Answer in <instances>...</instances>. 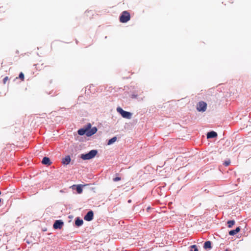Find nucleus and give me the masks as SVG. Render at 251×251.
Wrapping results in <instances>:
<instances>
[{
    "instance_id": "4",
    "label": "nucleus",
    "mask_w": 251,
    "mask_h": 251,
    "mask_svg": "<svg viewBox=\"0 0 251 251\" xmlns=\"http://www.w3.org/2000/svg\"><path fill=\"white\" fill-rule=\"evenodd\" d=\"M207 108V104L206 102L201 101H200L197 106V109L199 111L204 112L205 111Z\"/></svg>"
},
{
    "instance_id": "9",
    "label": "nucleus",
    "mask_w": 251,
    "mask_h": 251,
    "mask_svg": "<svg viewBox=\"0 0 251 251\" xmlns=\"http://www.w3.org/2000/svg\"><path fill=\"white\" fill-rule=\"evenodd\" d=\"M71 162L72 164L75 163V159L71 161V158H62V163L64 165H68Z\"/></svg>"
},
{
    "instance_id": "23",
    "label": "nucleus",
    "mask_w": 251,
    "mask_h": 251,
    "mask_svg": "<svg viewBox=\"0 0 251 251\" xmlns=\"http://www.w3.org/2000/svg\"><path fill=\"white\" fill-rule=\"evenodd\" d=\"M131 98H137V95H132L131 96Z\"/></svg>"
},
{
    "instance_id": "26",
    "label": "nucleus",
    "mask_w": 251,
    "mask_h": 251,
    "mask_svg": "<svg viewBox=\"0 0 251 251\" xmlns=\"http://www.w3.org/2000/svg\"><path fill=\"white\" fill-rule=\"evenodd\" d=\"M225 251H230V250H228V249H226V250H225Z\"/></svg>"
},
{
    "instance_id": "12",
    "label": "nucleus",
    "mask_w": 251,
    "mask_h": 251,
    "mask_svg": "<svg viewBox=\"0 0 251 251\" xmlns=\"http://www.w3.org/2000/svg\"><path fill=\"white\" fill-rule=\"evenodd\" d=\"M211 242L210 241H206L203 244V248L206 250H210L212 248Z\"/></svg>"
},
{
    "instance_id": "1",
    "label": "nucleus",
    "mask_w": 251,
    "mask_h": 251,
    "mask_svg": "<svg viewBox=\"0 0 251 251\" xmlns=\"http://www.w3.org/2000/svg\"><path fill=\"white\" fill-rule=\"evenodd\" d=\"M97 131V127L91 128V124L89 123L84 128L79 129L77 132L80 135H83L85 134L87 136H91L96 133Z\"/></svg>"
},
{
    "instance_id": "19",
    "label": "nucleus",
    "mask_w": 251,
    "mask_h": 251,
    "mask_svg": "<svg viewBox=\"0 0 251 251\" xmlns=\"http://www.w3.org/2000/svg\"><path fill=\"white\" fill-rule=\"evenodd\" d=\"M230 160L229 159H228L227 160L224 161L223 164L225 166H228L230 164Z\"/></svg>"
},
{
    "instance_id": "3",
    "label": "nucleus",
    "mask_w": 251,
    "mask_h": 251,
    "mask_svg": "<svg viewBox=\"0 0 251 251\" xmlns=\"http://www.w3.org/2000/svg\"><path fill=\"white\" fill-rule=\"evenodd\" d=\"M117 111L124 118L130 119L131 118L132 114L130 112L124 111L122 108L120 107H117Z\"/></svg>"
},
{
    "instance_id": "24",
    "label": "nucleus",
    "mask_w": 251,
    "mask_h": 251,
    "mask_svg": "<svg viewBox=\"0 0 251 251\" xmlns=\"http://www.w3.org/2000/svg\"><path fill=\"white\" fill-rule=\"evenodd\" d=\"M151 209V207H150V206H149V207H148L147 208V211L149 212V210H150Z\"/></svg>"
},
{
    "instance_id": "22",
    "label": "nucleus",
    "mask_w": 251,
    "mask_h": 251,
    "mask_svg": "<svg viewBox=\"0 0 251 251\" xmlns=\"http://www.w3.org/2000/svg\"><path fill=\"white\" fill-rule=\"evenodd\" d=\"M92 158H80V159H81L82 160H89L90 159H92Z\"/></svg>"
},
{
    "instance_id": "20",
    "label": "nucleus",
    "mask_w": 251,
    "mask_h": 251,
    "mask_svg": "<svg viewBox=\"0 0 251 251\" xmlns=\"http://www.w3.org/2000/svg\"><path fill=\"white\" fill-rule=\"evenodd\" d=\"M121 179V178L120 176H116L113 178V180L114 182L118 181L120 180Z\"/></svg>"
},
{
    "instance_id": "7",
    "label": "nucleus",
    "mask_w": 251,
    "mask_h": 251,
    "mask_svg": "<svg viewBox=\"0 0 251 251\" xmlns=\"http://www.w3.org/2000/svg\"><path fill=\"white\" fill-rule=\"evenodd\" d=\"M98 153V151L93 150L86 154H81L80 157H95Z\"/></svg>"
},
{
    "instance_id": "25",
    "label": "nucleus",
    "mask_w": 251,
    "mask_h": 251,
    "mask_svg": "<svg viewBox=\"0 0 251 251\" xmlns=\"http://www.w3.org/2000/svg\"><path fill=\"white\" fill-rule=\"evenodd\" d=\"M131 200H129L128 201V202H129V203L131 202Z\"/></svg>"
},
{
    "instance_id": "27",
    "label": "nucleus",
    "mask_w": 251,
    "mask_h": 251,
    "mask_svg": "<svg viewBox=\"0 0 251 251\" xmlns=\"http://www.w3.org/2000/svg\"><path fill=\"white\" fill-rule=\"evenodd\" d=\"M1 201H2L1 199H0V203L1 202Z\"/></svg>"
},
{
    "instance_id": "13",
    "label": "nucleus",
    "mask_w": 251,
    "mask_h": 251,
    "mask_svg": "<svg viewBox=\"0 0 251 251\" xmlns=\"http://www.w3.org/2000/svg\"><path fill=\"white\" fill-rule=\"evenodd\" d=\"M42 163L44 165L49 166L51 164L52 162L50 160V158H43Z\"/></svg>"
},
{
    "instance_id": "30",
    "label": "nucleus",
    "mask_w": 251,
    "mask_h": 251,
    "mask_svg": "<svg viewBox=\"0 0 251 251\" xmlns=\"http://www.w3.org/2000/svg\"><path fill=\"white\" fill-rule=\"evenodd\" d=\"M169 251L167 250V251Z\"/></svg>"
},
{
    "instance_id": "29",
    "label": "nucleus",
    "mask_w": 251,
    "mask_h": 251,
    "mask_svg": "<svg viewBox=\"0 0 251 251\" xmlns=\"http://www.w3.org/2000/svg\"><path fill=\"white\" fill-rule=\"evenodd\" d=\"M41 156H42L43 155V154L42 153H41V154H40Z\"/></svg>"
},
{
    "instance_id": "16",
    "label": "nucleus",
    "mask_w": 251,
    "mask_h": 251,
    "mask_svg": "<svg viewBox=\"0 0 251 251\" xmlns=\"http://www.w3.org/2000/svg\"><path fill=\"white\" fill-rule=\"evenodd\" d=\"M116 140H117V137H114L108 141L107 144L109 145H111V144H113V143H114Z\"/></svg>"
},
{
    "instance_id": "10",
    "label": "nucleus",
    "mask_w": 251,
    "mask_h": 251,
    "mask_svg": "<svg viewBox=\"0 0 251 251\" xmlns=\"http://www.w3.org/2000/svg\"><path fill=\"white\" fill-rule=\"evenodd\" d=\"M73 189L75 188L76 191L78 194H81L82 192L83 189V185L81 184L78 185H74L72 186Z\"/></svg>"
},
{
    "instance_id": "15",
    "label": "nucleus",
    "mask_w": 251,
    "mask_h": 251,
    "mask_svg": "<svg viewBox=\"0 0 251 251\" xmlns=\"http://www.w3.org/2000/svg\"><path fill=\"white\" fill-rule=\"evenodd\" d=\"M235 222L234 220H228L227 221V227L228 228H231L234 225Z\"/></svg>"
},
{
    "instance_id": "5",
    "label": "nucleus",
    "mask_w": 251,
    "mask_h": 251,
    "mask_svg": "<svg viewBox=\"0 0 251 251\" xmlns=\"http://www.w3.org/2000/svg\"><path fill=\"white\" fill-rule=\"evenodd\" d=\"M64 225V222L61 220H57L55 221L53 225V227L55 229H61Z\"/></svg>"
},
{
    "instance_id": "28",
    "label": "nucleus",
    "mask_w": 251,
    "mask_h": 251,
    "mask_svg": "<svg viewBox=\"0 0 251 251\" xmlns=\"http://www.w3.org/2000/svg\"><path fill=\"white\" fill-rule=\"evenodd\" d=\"M80 160H81V159H80L79 160V161H78V162H80Z\"/></svg>"
},
{
    "instance_id": "8",
    "label": "nucleus",
    "mask_w": 251,
    "mask_h": 251,
    "mask_svg": "<svg viewBox=\"0 0 251 251\" xmlns=\"http://www.w3.org/2000/svg\"><path fill=\"white\" fill-rule=\"evenodd\" d=\"M75 224L76 226L80 227L83 224V221L80 217H77L75 218Z\"/></svg>"
},
{
    "instance_id": "14",
    "label": "nucleus",
    "mask_w": 251,
    "mask_h": 251,
    "mask_svg": "<svg viewBox=\"0 0 251 251\" xmlns=\"http://www.w3.org/2000/svg\"><path fill=\"white\" fill-rule=\"evenodd\" d=\"M217 133L215 131H210L207 133V138H215L217 136Z\"/></svg>"
},
{
    "instance_id": "6",
    "label": "nucleus",
    "mask_w": 251,
    "mask_h": 251,
    "mask_svg": "<svg viewBox=\"0 0 251 251\" xmlns=\"http://www.w3.org/2000/svg\"><path fill=\"white\" fill-rule=\"evenodd\" d=\"M94 219V212L92 210H90L84 216V220L90 222Z\"/></svg>"
},
{
    "instance_id": "11",
    "label": "nucleus",
    "mask_w": 251,
    "mask_h": 251,
    "mask_svg": "<svg viewBox=\"0 0 251 251\" xmlns=\"http://www.w3.org/2000/svg\"><path fill=\"white\" fill-rule=\"evenodd\" d=\"M240 230H241L240 226H238L234 229L230 230L229 231L228 233H229V235H230V236H234V235H236L237 233H238L240 231Z\"/></svg>"
},
{
    "instance_id": "17",
    "label": "nucleus",
    "mask_w": 251,
    "mask_h": 251,
    "mask_svg": "<svg viewBox=\"0 0 251 251\" xmlns=\"http://www.w3.org/2000/svg\"><path fill=\"white\" fill-rule=\"evenodd\" d=\"M190 248L191 249L190 251H193V249L194 250V251H199L198 247L196 245H193L190 246Z\"/></svg>"
},
{
    "instance_id": "21",
    "label": "nucleus",
    "mask_w": 251,
    "mask_h": 251,
    "mask_svg": "<svg viewBox=\"0 0 251 251\" xmlns=\"http://www.w3.org/2000/svg\"><path fill=\"white\" fill-rule=\"evenodd\" d=\"M8 80V76H6L3 79V83L4 84H5L6 81Z\"/></svg>"
},
{
    "instance_id": "18",
    "label": "nucleus",
    "mask_w": 251,
    "mask_h": 251,
    "mask_svg": "<svg viewBox=\"0 0 251 251\" xmlns=\"http://www.w3.org/2000/svg\"><path fill=\"white\" fill-rule=\"evenodd\" d=\"M19 78L20 79H21L22 81L24 80L25 76H24V74L22 72L20 73L19 75Z\"/></svg>"
},
{
    "instance_id": "2",
    "label": "nucleus",
    "mask_w": 251,
    "mask_h": 251,
    "mask_svg": "<svg viewBox=\"0 0 251 251\" xmlns=\"http://www.w3.org/2000/svg\"><path fill=\"white\" fill-rule=\"evenodd\" d=\"M130 19V13L127 11L122 12L120 16L119 20L121 23H125L127 22Z\"/></svg>"
}]
</instances>
